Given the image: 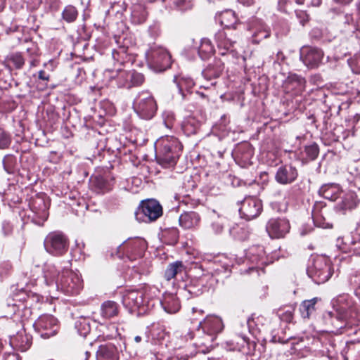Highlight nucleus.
I'll use <instances>...</instances> for the list:
<instances>
[{"mask_svg": "<svg viewBox=\"0 0 360 360\" xmlns=\"http://www.w3.org/2000/svg\"><path fill=\"white\" fill-rule=\"evenodd\" d=\"M4 7V0H0V11L3 10Z\"/></svg>", "mask_w": 360, "mask_h": 360, "instance_id": "36", "label": "nucleus"}, {"mask_svg": "<svg viewBox=\"0 0 360 360\" xmlns=\"http://www.w3.org/2000/svg\"><path fill=\"white\" fill-rule=\"evenodd\" d=\"M39 77L41 79H44V80H48L49 79V76L46 75L44 71L43 70H41L39 72Z\"/></svg>", "mask_w": 360, "mask_h": 360, "instance_id": "34", "label": "nucleus"}, {"mask_svg": "<svg viewBox=\"0 0 360 360\" xmlns=\"http://www.w3.org/2000/svg\"><path fill=\"white\" fill-rule=\"evenodd\" d=\"M220 24L225 27H234L237 18L233 11L227 10L221 13L218 17Z\"/></svg>", "mask_w": 360, "mask_h": 360, "instance_id": "23", "label": "nucleus"}, {"mask_svg": "<svg viewBox=\"0 0 360 360\" xmlns=\"http://www.w3.org/2000/svg\"><path fill=\"white\" fill-rule=\"evenodd\" d=\"M340 191L338 185L328 184L323 186L319 192L324 198L333 201L338 198Z\"/></svg>", "mask_w": 360, "mask_h": 360, "instance_id": "21", "label": "nucleus"}, {"mask_svg": "<svg viewBox=\"0 0 360 360\" xmlns=\"http://www.w3.org/2000/svg\"><path fill=\"white\" fill-rule=\"evenodd\" d=\"M77 15V10L72 6H67L63 13V18L68 22H72L76 19Z\"/></svg>", "mask_w": 360, "mask_h": 360, "instance_id": "27", "label": "nucleus"}, {"mask_svg": "<svg viewBox=\"0 0 360 360\" xmlns=\"http://www.w3.org/2000/svg\"><path fill=\"white\" fill-rule=\"evenodd\" d=\"M44 278L48 285L55 283L58 288H61L67 293L77 294L82 287L79 276L68 270L59 275L56 274L54 267H51L45 271Z\"/></svg>", "mask_w": 360, "mask_h": 360, "instance_id": "1", "label": "nucleus"}, {"mask_svg": "<svg viewBox=\"0 0 360 360\" xmlns=\"http://www.w3.org/2000/svg\"><path fill=\"white\" fill-rule=\"evenodd\" d=\"M122 301L124 304L128 307H140L143 303V295L140 292L130 291L124 295Z\"/></svg>", "mask_w": 360, "mask_h": 360, "instance_id": "18", "label": "nucleus"}, {"mask_svg": "<svg viewBox=\"0 0 360 360\" xmlns=\"http://www.w3.org/2000/svg\"><path fill=\"white\" fill-rule=\"evenodd\" d=\"M89 355V352H86V356H85V359H84V360H87Z\"/></svg>", "mask_w": 360, "mask_h": 360, "instance_id": "40", "label": "nucleus"}, {"mask_svg": "<svg viewBox=\"0 0 360 360\" xmlns=\"http://www.w3.org/2000/svg\"><path fill=\"white\" fill-rule=\"evenodd\" d=\"M127 77L133 86L140 85L143 82V76L138 72H130L128 73Z\"/></svg>", "mask_w": 360, "mask_h": 360, "instance_id": "28", "label": "nucleus"}, {"mask_svg": "<svg viewBox=\"0 0 360 360\" xmlns=\"http://www.w3.org/2000/svg\"><path fill=\"white\" fill-rule=\"evenodd\" d=\"M161 304L165 311L169 314L177 312L180 309V304L176 295L173 294H165Z\"/></svg>", "mask_w": 360, "mask_h": 360, "instance_id": "17", "label": "nucleus"}, {"mask_svg": "<svg viewBox=\"0 0 360 360\" xmlns=\"http://www.w3.org/2000/svg\"><path fill=\"white\" fill-rule=\"evenodd\" d=\"M136 243H138L139 245H142L144 244V242L141 240H138Z\"/></svg>", "mask_w": 360, "mask_h": 360, "instance_id": "38", "label": "nucleus"}, {"mask_svg": "<svg viewBox=\"0 0 360 360\" xmlns=\"http://www.w3.org/2000/svg\"><path fill=\"white\" fill-rule=\"evenodd\" d=\"M184 266L181 262H176L168 266L165 271V278L167 281H170L174 278L177 274L181 273L184 271Z\"/></svg>", "mask_w": 360, "mask_h": 360, "instance_id": "24", "label": "nucleus"}, {"mask_svg": "<svg viewBox=\"0 0 360 360\" xmlns=\"http://www.w3.org/2000/svg\"><path fill=\"white\" fill-rule=\"evenodd\" d=\"M134 110L143 119H150L156 110V104L153 98L147 94H143L136 101Z\"/></svg>", "mask_w": 360, "mask_h": 360, "instance_id": "6", "label": "nucleus"}, {"mask_svg": "<svg viewBox=\"0 0 360 360\" xmlns=\"http://www.w3.org/2000/svg\"><path fill=\"white\" fill-rule=\"evenodd\" d=\"M349 295L343 294L332 300V306L337 313L338 318L345 319L353 316V304L349 299Z\"/></svg>", "mask_w": 360, "mask_h": 360, "instance_id": "7", "label": "nucleus"}, {"mask_svg": "<svg viewBox=\"0 0 360 360\" xmlns=\"http://www.w3.org/2000/svg\"><path fill=\"white\" fill-rule=\"evenodd\" d=\"M266 230L271 238L283 237L290 230L289 222L285 219H271Z\"/></svg>", "mask_w": 360, "mask_h": 360, "instance_id": "10", "label": "nucleus"}, {"mask_svg": "<svg viewBox=\"0 0 360 360\" xmlns=\"http://www.w3.org/2000/svg\"><path fill=\"white\" fill-rule=\"evenodd\" d=\"M304 80L296 75H290L284 82L286 91L292 90L301 91L304 88Z\"/></svg>", "mask_w": 360, "mask_h": 360, "instance_id": "20", "label": "nucleus"}, {"mask_svg": "<svg viewBox=\"0 0 360 360\" xmlns=\"http://www.w3.org/2000/svg\"><path fill=\"white\" fill-rule=\"evenodd\" d=\"M134 340H135V342H137V343L140 342H141V336H139V335H138V336H136V337L134 338Z\"/></svg>", "mask_w": 360, "mask_h": 360, "instance_id": "37", "label": "nucleus"}, {"mask_svg": "<svg viewBox=\"0 0 360 360\" xmlns=\"http://www.w3.org/2000/svg\"><path fill=\"white\" fill-rule=\"evenodd\" d=\"M148 63L155 71L161 72L171 65V56L163 48L158 47L151 49L146 54Z\"/></svg>", "mask_w": 360, "mask_h": 360, "instance_id": "4", "label": "nucleus"}, {"mask_svg": "<svg viewBox=\"0 0 360 360\" xmlns=\"http://www.w3.org/2000/svg\"><path fill=\"white\" fill-rule=\"evenodd\" d=\"M162 210L159 202L155 200L143 201L136 212V219L143 221L156 220L162 215Z\"/></svg>", "mask_w": 360, "mask_h": 360, "instance_id": "5", "label": "nucleus"}, {"mask_svg": "<svg viewBox=\"0 0 360 360\" xmlns=\"http://www.w3.org/2000/svg\"><path fill=\"white\" fill-rule=\"evenodd\" d=\"M96 358L97 360H118L117 349L112 345H101L97 351Z\"/></svg>", "mask_w": 360, "mask_h": 360, "instance_id": "16", "label": "nucleus"}, {"mask_svg": "<svg viewBox=\"0 0 360 360\" xmlns=\"http://www.w3.org/2000/svg\"><path fill=\"white\" fill-rule=\"evenodd\" d=\"M292 316L291 312H289L288 316V320L290 321L292 319Z\"/></svg>", "mask_w": 360, "mask_h": 360, "instance_id": "39", "label": "nucleus"}, {"mask_svg": "<svg viewBox=\"0 0 360 360\" xmlns=\"http://www.w3.org/2000/svg\"><path fill=\"white\" fill-rule=\"evenodd\" d=\"M117 313V307L115 302L112 301L105 302L101 306V314L105 318H110Z\"/></svg>", "mask_w": 360, "mask_h": 360, "instance_id": "25", "label": "nucleus"}, {"mask_svg": "<svg viewBox=\"0 0 360 360\" xmlns=\"http://www.w3.org/2000/svg\"><path fill=\"white\" fill-rule=\"evenodd\" d=\"M323 56V52L318 49H305L302 50L301 53V57L304 63L311 68L318 67L321 62Z\"/></svg>", "mask_w": 360, "mask_h": 360, "instance_id": "12", "label": "nucleus"}, {"mask_svg": "<svg viewBox=\"0 0 360 360\" xmlns=\"http://www.w3.org/2000/svg\"><path fill=\"white\" fill-rule=\"evenodd\" d=\"M305 151L311 160H314L319 154V148L316 145H311L306 147Z\"/></svg>", "mask_w": 360, "mask_h": 360, "instance_id": "31", "label": "nucleus"}, {"mask_svg": "<svg viewBox=\"0 0 360 360\" xmlns=\"http://www.w3.org/2000/svg\"><path fill=\"white\" fill-rule=\"evenodd\" d=\"M313 219L314 224L317 226H319L323 229L330 228L332 226L330 223L326 221V219L322 216L321 214H319L316 211L313 213Z\"/></svg>", "mask_w": 360, "mask_h": 360, "instance_id": "26", "label": "nucleus"}, {"mask_svg": "<svg viewBox=\"0 0 360 360\" xmlns=\"http://www.w3.org/2000/svg\"><path fill=\"white\" fill-rule=\"evenodd\" d=\"M308 274L316 283L326 282L333 274L329 259L323 256L317 257L313 265L309 268Z\"/></svg>", "mask_w": 360, "mask_h": 360, "instance_id": "3", "label": "nucleus"}, {"mask_svg": "<svg viewBox=\"0 0 360 360\" xmlns=\"http://www.w3.org/2000/svg\"><path fill=\"white\" fill-rule=\"evenodd\" d=\"M297 176V172L295 167L290 165H285L278 169L276 179L281 184H288L294 181Z\"/></svg>", "mask_w": 360, "mask_h": 360, "instance_id": "13", "label": "nucleus"}, {"mask_svg": "<svg viewBox=\"0 0 360 360\" xmlns=\"http://www.w3.org/2000/svg\"><path fill=\"white\" fill-rule=\"evenodd\" d=\"M199 215L194 212H184L179 217L180 225L185 229H191L198 224Z\"/></svg>", "mask_w": 360, "mask_h": 360, "instance_id": "19", "label": "nucleus"}, {"mask_svg": "<svg viewBox=\"0 0 360 360\" xmlns=\"http://www.w3.org/2000/svg\"><path fill=\"white\" fill-rule=\"evenodd\" d=\"M44 247L48 252L59 255L67 249V242L63 235L51 233L46 236L44 240Z\"/></svg>", "mask_w": 360, "mask_h": 360, "instance_id": "8", "label": "nucleus"}, {"mask_svg": "<svg viewBox=\"0 0 360 360\" xmlns=\"http://www.w3.org/2000/svg\"><path fill=\"white\" fill-rule=\"evenodd\" d=\"M204 330L211 333H219L223 329V323L221 319L215 316H209L200 323Z\"/></svg>", "mask_w": 360, "mask_h": 360, "instance_id": "15", "label": "nucleus"}, {"mask_svg": "<svg viewBox=\"0 0 360 360\" xmlns=\"http://www.w3.org/2000/svg\"><path fill=\"white\" fill-rule=\"evenodd\" d=\"M10 143V136L3 129H0V148H7Z\"/></svg>", "mask_w": 360, "mask_h": 360, "instance_id": "30", "label": "nucleus"}, {"mask_svg": "<svg viewBox=\"0 0 360 360\" xmlns=\"http://www.w3.org/2000/svg\"><path fill=\"white\" fill-rule=\"evenodd\" d=\"M5 360H20L19 356L15 354L8 355Z\"/></svg>", "mask_w": 360, "mask_h": 360, "instance_id": "35", "label": "nucleus"}, {"mask_svg": "<svg viewBox=\"0 0 360 360\" xmlns=\"http://www.w3.org/2000/svg\"><path fill=\"white\" fill-rule=\"evenodd\" d=\"M10 60L17 68H20L24 64V60L20 54H14L11 56Z\"/></svg>", "mask_w": 360, "mask_h": 360, "instance_id": "32", "label": "nucleus"}, {"mask_svg": "<svg viewBox=\"0 0 360 360\" xmlns=\"http://www.w3.org/2000/svg\"><path fill=\"white\" fill-rule=\"evenodd\" d=\"M356 205V200L354 194L349 193L342 200V207L345 209H351Z\"/></svg>", "mask_w": 360, "mask_h": 360, "instance_id": "29", "label": "nucleus"}, {"mask_svg": "<svg viewBox=\"0 0 360 360\" xmlns=\"http://www.w3.org/2000/svg\"><path fill=\"white\" fill-rule=\"evenodd\" d=\"M319 298L314 297L311 300H304L300 307V311L302 318L309 319L310 316L316 311V304Z\"/></svg>", "mask_w": 360, "mask_h": 360, "instance_id": "22", "label": "nucleus"}, {"mask_svg": "<svg viewBox=\"0 0 360 360\" xmlns=\"http://www.w3.org/2000/svg\"><path fill=\"white\" fill-rule=\"evenodd\" d=\"M155 146L158 162L164 167L173 166L182 148L178 140L173 136H165L158 140Z\"/></svg>", "mask_w": 360, "mask_h": 360, "instance_id": "2", "label": "nucleus"}, {"mask_svg": "<svg viewBox=\"0 0 360 360\" xmlns=\"http://www.w3.org/2000/svg\"><path fill=\"white\" fill-rule=\"evenodd\" d=\"M11 345L20 352H25L31 345V338L23 332L18 333L10 339Z\"/></svg>", "mask_w": 360, "mask_h": 360, "instance_id": "14", "label": "nucleus"}, {"mask_svg": "<svg viewBox=\"0 0 360 360\" xmlns=\"http://www.w3.org/2000/svg\"><path fill=\"white\" fill-rule=\"evenodd\" d=\"M36 326L39 329L44 330L41 333V337L47 338L56 334L57 320L52 316L44 315L38 319Z\"/></svg>", "mask_w": 360, "mask_h": 360, "instance_id": "11", "label": "nucleus"}, {"mask_svg": "<svg viewBox=\"0 0 360 360\" xmlns=\"http://www.w3.org/2000/svg\"><path fill=\"white\" fill-rule=\"evenodd\" d=\"M261 210L262 203L260 200L255 198H250L243 202L239 211L243 217L250 220L257 217Z\"/></svg>", "mask_w": 360, "mask_h": 360, "instance_id": "9", "label": "nucleus"}, {"mask_svg": "<svg viewBox=\"0 0 360 360\" xmlns=\"http://www.w3.org/2000/svg\"><path fill=\"white\" fill-rule=\"evenodd\" d=\"M219 46H224L226 49H229L230 47L232 46V42L229 40H227L224 42L220 43Z\"/></svg>", "mask_w": 360, "mask_h": 360, "instance_id": "33", "label": "nucleus"}]
</instances>
